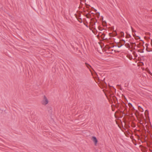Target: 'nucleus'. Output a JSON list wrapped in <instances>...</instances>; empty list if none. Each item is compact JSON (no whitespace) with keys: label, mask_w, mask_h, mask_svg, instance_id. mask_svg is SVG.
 Wrapping results in <instances>:
<instances>
[{"label":"nucleus","mask_w":152,"mask_h":152,"mask_svg":"<svg viewBox=\"0 0 152 152\" xmlns=\"http://www.w3.org/2000/svg\"><path fill=\"white\" fill-rule=\"evenodd\" d=\"M123 41L124 42H125V41L124 40H123Z\"/></svg>","instance_id":"22"},{"label":"nucleus","mask_w":152,"mask_h":152,"mask_svg":"<svg viewBox=\"0 0 152 152\" xmlns=\"http://www.w3.org/2000/svg\"><path fill=\"white\" fill-rule=\"evenodd\" d=\"M42 103L44 105H46L48 103V100L45 96H44L42 101Z\"/></svg>","instance_id":"1"},{"label":"nucleus","mask_w":152,"mask_h":152,"mask_svg":"<svg viewBox=\"0 0 152 152\" xmlns=\"http://www.w3.org/2000/svg\"><path fill=\"white\" fill-rule=\"evenodd\" d=\"M128 106H129V107H132V104L130 103H128Z\"/></svg>","instance_id":"5"},{"label":"nucleus","mask_w":152,"mask_h":152,"mask_svg":"<svg viewBox=\"0 0 152 152\" xmlns=\"http://www.w3.org/2000/svg\"><path fill=\"white\" fill-rule=\"evenodd\" d=\"M131 28H132V31H133V28H132V27H131Z\"/></svg>","instance_id":"18"},{"label":"nucleus","mask_w":152,"mask_h":152,"mask_svg":"<svg viewBox=\"0 0 152 152\" xmlns=\"http://www.w3.org/2000/svg\"><path fill=\"white\" fill-rule=\"evenodd\" d=\"M98 28H99V29L100 31H102V27H100L99 26L98 27Z\"/></svg>","instance_id":"8"},{"label":"nucleus","mask_w":152,"mask_h":152,"mask_svg":"<svg viewBox=\"0 0 152 152\" xmlns=\"http://www.w3.org/2000/svg\"><path fill=\"white\" fill-rule=\"evenodd\" d=\"M92 140L94 142L95 145H96L98 142L97 140L96 137L94 136L92 137Z\"/></svg>","instance_id":"2"},{"label":"nucleus","mask_w":152,"mask_h":152,"mask_svg":"<svg viewBox=\"0 0 152 152\" xmlns=\"http://www.w3.org/2000/svg\"><path fill=\"white\" fill-rule=\"evenodd\" d=\"M135 53V52H133V53Z\"/></svg>","instance_id":"24"},{"label":"nucleus","mask_w":152,"mask_h":152,"mask_svg":"<svg viewBox=\"0 0 152 152\" xmlns=\"http://www.w3.org/2000/svg\"><path fill=\"white\" fill-rule=\"evenodd\" d=\"M146 50L148 52H150V51H152V50H148V49L147 48L146 49Z\"/></svg>","instance_id":"13"},{"label":"nucleus","mask_w":152,"mask_h":152,"mask_svg":"<svg viewBox=\"0 0 152 152\" xmlns=\"http://www.w3.org/2000/svg\"><path fill=\"white\" fill-rule=\"evenodd\" d=\"M90 14H87L86 15V16L87 18H89V16H90Z\"/></svg>","instance_id":"6"},{"label":"nucleus","mask_w":152,"mask_h":152,"mask_svg":"<svg viewBox=\"0 0 152 152\" xmlns=\"http://www.w3.org/2000/svg\"><path fill=\"white\" fill-rule=\"evenodd\" d=\"M102 35H104V34H102Z\"/></svg>","instance_id":"25"},{"label":"nucleus","mask_w":152,"mask_h":152,"mask_svg":"<svg viewBox=\"0 0 152 152\" xmlns=\"http://www.w3.org/2000/svg\"><path fill=\"white\" fill-rule=\"evenodd\" d=\"M85 64L86 66L88 69H89L90 70V71H91V70L90 69V68H91V66L88 64L87 63H85Z\"/></svg>","instance_id":"3"},{"label":"nucleus","mask_w":152,"mask_h":152,"mask_svg":"<svg viewBox=\"0 0 152 152\" xmlns=\"http://www.w3.org/2000/svg\"><path fill=\"white\" fill-rule=\"evenodd\" d=\"M96 20V22H97V20Z\"/></svg>","instance_id":"23"},{"label":"nucleus","mask_w":152,"mask_h":152,"mask_svg":"<svg viewBox=\"0 0 152 152\" xmlns=\"http://www.w3.org/2000/svg\"><path fill=\"white\" fill-rule=\"evenodd\" d=\"M80 22H82V20H81V21H79Z\"/></svg>","instance_id":"21"},{"label":"nucleus","mask_w":152,"mask_h":152,"mask_svg":"<svg viewBox=\"0 0 152 152\" xmlns=\"http://www.w3.org/2000/svg\"><path fill=\"white\" fill-rule=\"evenodd\" d=\"M122 46V45H120V46H118V48H120L121 46Z\"/></svg>","instance_id":"15"},{"label":"nucleus","mask_w":152,"mask_h":152,"mask_svg":"<svg viewBox=\"0 0 152 152\" xmlns=\"http://www.w3.org/2000/svg\"><path fill=\"white\" fill-rule=\"evenodd\" d=\"M131 44L132 45V48L133 47V45H134V44L135 45V46H136V44H135V43H134L131 42Z\"/></svg>","instance_id":"7"},{"label":"nucleus","mask_w":152,"mask_h":152,"mask_svg":"<svg viewBox=\"0 0 152 152\" xmlns=\"http://www.w3.org/2000/svg\"><path fill=\"white\" fill-rule=\"evenodd\" d=\"M128 47L129 48H130V46L129 44H128Z\"/></svg>","instance_id":"12"},{"label":"nucleus","mask_w":152,"mask_h":152,"mask_svg":"<svg viewBox=\"0 0 152 152\" xmlns=\"http://www.w3.org/2000/svg\"><path fill=\"white\" fill-rule=\"evenodd\" d=\"M121 35L122 37L124 36V33L123 32H121Z\"/></svg>","instance_id":"9"},{"label":"nucleus","mask_w":152,"mask_h":152,"mask_svg":"<svg viewBox=\"0 0 152 152\" xmlns=\"http://www.w3.org/2000/svg\"><path fill=\"white\" fill-rule=\"evenodd\" d=\"M122 106L123 107H125V106H126V105L125 103L123 102V103L122 104Z\"/></svg>","instance_id":"4"},{"label":"nucleus","mask_w":152,"mask_h":152,"mask_svg":"<svg viewBox=\"0 0 152 152\" xmlns=\"http://www.w3.org/2000/svg\"><path fill=\"white\" fill-rule=\"evenodd\" d=\"M96 15H97V17H98V18H99V15H100V14H99V13H97V14H96Z\"/></svg>","instance_id":"10"},{"label":"nucleus","mask_w":152,"mask_h":152,"mask_svg":"<svg viewBox=\"0 0 152 152\" xmlns=\"http://www.w3.org/2000/svg\"><path fill=\"white\" fill-rule=\"evenodd\" d=\"M139 107H139H140V108H141V107H140V106H139V107Z\"/></svg>","instance_id":"19"},{"label":"nucleus","mask_w":152,"mask_h":152,"mask_svg":"<svg viewBox=\"0 0 152 152\" xmlns=\"http://www.w3.org/2000/svg\"><path fill=\"white\" fill-rule=\"evenodd\" d=\"M104 23H105V24H106V22H104Z\"/></svg>","instance_id":"20"},{"label":"nucleus","mask_w":152,"mask_h":152,"mask_svg":"<svg viewBox=\"0 0 152 152\" xmlns=\"http://www.w3.org/2000/svg\"><path fill=\"white\" fill-rule=\"evenodd\" d=\"M150 74L152 76V73H151V72H150Z\"/></svg>","instance_id":"16"},{"label":"nucleus","mask_w":152,"mask_h":152,"mask_svg":"<svg viewBox=\"0 0 152 152\" xmlns=\"http://www.w3.org/2000/svg\"><path fill=\"white\" fill-rule=\"evenodd\" d=\"M151 45L152 47V39L151 40Z\"/></svg>","instance_id":"14"},{"label":"nucleus","mask_w":152,"mask_h":152,"mask_svg":"<svg viewBox=\"0 0 152 152\" xmlns=\"http://www.w3.org/2000/svg\"><path fill=\"white\" fill-rule=\"evenodd\" d=\"M140 52V53H143V50L142 51V52Z\"/></svg>","instance_id":"17"},{"label":"nucleus","mask_w":152,"mask_h":152,"mask_svg":"<svg viewBox=\"0 0 152 152\" xmlns=\"http://www.w3.org/2000/svg\"><path fill=\"white\" fill-rule=\"evenodd\" d=\"M96 22H94V23L92 24V26H94L95 25Z\"/></svg>","instance_id":"11"}]
</instances>
